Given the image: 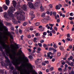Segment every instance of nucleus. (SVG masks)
Wrapping results in <instances>:
<instances>
[{"label": "nucleus", "mask_w": 74, "mask_h": 74, "mask_svg": "<svg viewBox=\"0 0 74 74\" xmlns=\"http://www.w3.org/2000/svg\"><path fill=\"white\" fill-rule=\"evenodd\" d=\"M11 47L13 48V49L12 51V52L13 53V54L11 53L9 54V57L10 59H11L13 61L12 62V63L14 64V65H16H16V64H20L22 62V59H23L24 61H23V63L24 64L25 63H28L29 62V59L27 57L25 58V57H23L20 56L19 57V59H17L16 60V61H18V62H17L16 61L14 60V56H15L16 55V52L15 51H16V49H18L19 48V47L18 46V45H16V46H15L14 45H11Z\"/></svg>", "instance_id": "f257e3e1"}, {"label": "nucleus", "mask_w": 74, "mask_h": 74, "mask_svg": "<svg viewBox=\"0 0 74 74\" xmlns=\"http://www.w3.org/2000/svg\"><path fill=\"white\" fill-rule=\"evenodd\" d=\"M3 34L2 32H0V43L2 47L5 49L7 53L9 54L10 52V47L9 46L5 44L4 41L2 40V36L1 35Z\"/></svg>", "instance_id": "f03ea898"}, {"label": "nucleus", "mask_w": 74, "mask_h": 74, "mask_svg": "<svg viewBox=\"0 0 74 74\" xmlns=\"http://www.w3.org/2000/svg\"><path fill=\"white\" fill-rule=\"evenodd\" d=\"M23 14H25V12L23 11H17L15 13V16H17V18L20 21H25V17Z\"/></svg>", "instance_id": "7ed1b4c3"}, {"label": "nucleus", "mask_w": 74, "mask_h": 74, "mask_svg": "<svg viewBox=\"0 0 74 74\" xmlns=\"http://www.w3.org/2000/svg\"><path fill=\"white\" fill-rule=\"evenodd\" d=\"M9 10L8 11V13L9 15V16L10 17H11L13 23L15 24L16 23V21L15 19L14 14H12V13L14 12V11H15V9L13 7H9Z\"/></svg>", "instance_id": "20e7f679"}, {"label": "nucleus", "mask_w": 74, "mask_h": 74, "mask_svg": "<svg viewBox=\"0 0 74 74\" xmlns=\"http://www.w3.org/2000/svg\"><path fill=\"white\" fill-rule=\"evenodd\" d=\"M2 28L3 29H4L5 31H6L4 32V33H5L6 35V36H9L11 39H13L14 37H13V36H12L11 34V32H7L8 31V29H7V27H5V26H3L2 27Z\"/></svg>", "instance_id": "39448f33"}, {"label": "nucleus", "mask_w": 74, "mask_h": 74, "mask_svg": "<svg viewBox=\"0 0 74 74\" xmlns=\"http://www.w3.org/2000/svg\"><path fill=\"white\" fill-rule=\"evenodd\" d=\"M27 5H28L29 7L30 8H33V9H34V7L33 5V3L31 2H28Z\"/></svg>", "instance_id": "423d86ee"}, {"label": "nucleus", "mask_w": 74, "mask_h": 74, "mask_svg": "<svg viewBox=\"0 0 74 74\" xmlns=\"http://www.w3.org/2000/svg\"><path fill=\"white\" fill-rule=\"evenodd\" d=\"M3 15L4 18L6 19H9L10 18L9 17V16H8V14H7V12L4 13Z\"/></svg>", "instance_id": "0eeeda50"}, {"label": "nucleus", "mask_w": 74, "mask_h": 74, "mask_svg": "<svg viewBox=\"0 0 74 74\" xmlns=\"http://www.w3.org/2000/svg\"><path fill=\"white\" fill-rule=\"evenodd\" d=\"M5 3L7 5H9V4H10V0H5Z\"/></svg>", "instance_id": "6e6552de"}, {"label": "nucleus", "mask_w": 74, "mask_h": 74, "mask_svg": "<svg viewBox=\"0 0 74 74\" xmlns=\"http://www.w3.org/2000/svg\"><path fill=\"white\" fill-rule=\"evenodd\" d=\"M12 3L13 4V5L14 7V8H16V3L15 1H12Z\"/></svg>", "instance_id": "1a4fd4ad"}, {"label": "nucleus", "mask_w": 74, "mask_h": 74, "mask_svg": "<svg viewBox=\"0 0 74 74\" xmlns=\"http://www.w3.org/2000/svg\"><path fill=\"white\" fill-rule=\"evenodd\" d=\"M23 10L24 11H27V8L26 7V6L25 5H23Z\"/></svg>", "instance_id": "9d476101"}, {"label": "nucleus", "mask_w": 74, "mask_h": 74, "mask_svg": "<svg viewBox=\"0 0 74 74\" xmlns=\"http://www.w3.org/2000/svg\"><path fill=\"white\" fill-rule=\"evenodd\" d=\"M3 8L4 10H8V7L7 6L5 5H3Z\"/></svg>", "instance_id": "9b49d317"}, {"label": "nucleus", "mask_w": 74, "mask_h": 74, "mask_svg": "<svg viewBox=\"0 0 74 74\" xmlns=\"http://www.w3.org/2000/svg\"><path fill=\"white\" fill-rule=\"evenodd\" d=\"M9 67L10 69H11V70H13L14 69V67L13 66H12L11 64H9Z\"/></svg>", "instance_id": "f8f14e48"}, {"label": "nucleus", "mask_w": 74, "mask_h": 74, "mask_svg": "<svg viewBox=\"0 0 74 74\" xmlns=\"http://www.w3.org/2000/svg\"><path fill=\"white\" fill-rule=\"evenodd\" d=\"M40 11L41 12H42L44 11V8H42V6H41L40 7Z\"/></svg>", "instance_id": "ddd939ff"}, {"label": "nucleus", "mask_w": 74, "mask_h": 74, "mask_svg": "<svg viewBox=\"0 0 74 74\" xmlns=\"http://www.w3.org/2000/svg\"><path fill=\"white\" fill-rule=\"evenodd\" d=\"M28 22L27 21H25L24 22V23L23 24V26H26L27 25Z\"/></svg>", "instance_id": "4468645a"}, {"label": "nucleus", "mask_w": 74, "mask_h": 74, "mask_svg": "<svg viewBox=\"0 0 74 74\" xmlns=\"http://www.w3.org/2000/svg\"><path fill=\"white\" fill-rule=\"evenodd\" d=\"M56 10H60V7H59L58 5H57L56 6Z\"/></svg>", "instance_id": "2eb2a0df"}, {"label": "nucleus", "mask_w": 74, "mask_h": 74, "mask_svg": "<svg viewBox=\"0 0 74 74\" xmlns=\"http://www.w3.org/2000/svg\"><path fill=\"white\" fill-rule=\"evenodd\" d=\"M46 21H47V20L45 18L43 19H42V23H44V22H45Z\"/></svg>", "instance_id": "dca6fc26"}, {"label": "nucleus", "mask_w": 74, "mask_h": 74, "mask_svg": "<svg viewBox=\"0 0 74 74\" xmlns=\"http://www.w3.org/2000/svg\"><path fill=\"white\" fill-rule=\"evenodd\" d=\"M52 53L51 52H49L47 53V57H50V55H52Z\"/></svg>", "instance_id": "f3484780"}, {"label": "nucleus", "mask_w": 74, "mask_h": 74, "mask_svg": "<svg viewBox=\"0 0 74 74\" xmlns=\"http://www.w3.org/2000/svg\"><path fill=\"white\" fill-rule=\"evenodd\" d=\"M50 32H51L53 34H56V32H55V31L54 29H52V31H51Z\"/></svg>", "instance_id": "a211bd4d"}, {"label": "nucleus", "mask_w": 74, "mask_h": 74, "mask_svg": "<svg viewBox=\"0 0 74 74\" xmlns=\"http://www.w3.org/2000/svg\"><path fill=\"white\" fill-rule=\"evenodd\" d=\"M40 60V59L39 58L37 59V60H36V61H35V63H36L37 62H38V63H39V62Z\"/></svg>", "instance_id": "6ab92c4d"}, {"label": "nucleus", "mask_w": 74, "mask_h": 74, "mask_svg": "<svg viewBox=\"0 0 74 74\" xmlns=\"http://www.w3.org/2000/svg\"><path fill=\"white\" fill-rule=\"evenodd\" d=\"M45 18L46 20H49L50 19V17L49 16H46Z\"/></svg>", "instance_id": "aec40b11"}, {"label": "nucleus", "mask_w": 74, "mask_h": 74, "mask_svg": "<svg viewBox=\"0 0 74 74\" xmlns=\"http://www.w3.org/2000/svg\"><path fill=\"white\" fill-rule=\"evenodd\" d=\"M34 17H35V15L32 14L31 17L32 20H31V21H32L33 20V18H34Z\"/></svg>", "instance_id": "412c9836"}, {"label": "nucleus", "mask_w": 74, "mask_h": 74, "mask_svg": "<svg viewBox=\"0 0 74 74\" xmlns=\"http://www.w3.org/2000/svg\"><path fill=\"white\" fill-rule=\"evenodd\" d=\"M49 49L50 51H53L54 50V48L53 47H50L49 48Z\"/></svg>", "instance_id": "4be33fe9"}, {"label": "nucleus", "mask_w": 74, "mask_h": 74, "mask_svg": "<svg viewBox=\"0 0 74 74\" xmlns=\"http://www.w3.org/2000/svg\"><path fill=\"white\" fill-rule=\"evenodd\" d=\"M72 59H73V56H71L69 58H68V60L69 61V60H72Z\"/></svg>", "instance_id": "5701e85b"}, {"label": "nucleus", "mask_w": 74, "mask_h": 74, "mask_svg": "<svg viewBox=\"0 0 74 74\" xmlns=\"http://www.w3.org/2000/svg\"><path fill=\"white\" fill-rule=\"evenodd\" d=\"M1 66H4V65H5V63H4V62L2 61L1 62Z\"/></svg>", "instance_id": "b1692460"}, {"label": "nucleus", "mask_w": 74, "mask_h": 74, "mask_svg": "<svg viewBox=\"0 0 74 74\" xmlns=\"http://www.w3.org/2000/svg\"><path fill=\"white\" fill-rule=\"evenodd\" d=\"M29 30H31V31H32V30H33V26L30 27Z\"/></svg>", "instance_id": "393cba45"}, {"label": "nucleus", "mask_w": 74, "mask_h": 74, "mask_svg": "<svg viewBox=\"0 0 74 74\" xmlns=\"http://www.w3.org/2000/svg\"><path fill=\"white\" fill-rule=\"evenodd\" d=\"M36 40H37V38L35 37L33 41L34 42H37L36 41Z\"/></svg>", "instance_id": "a878e982"}, {"label": "nucleus", "mask_w": 74, "mask_h": 74, "mask_svg": "<svg viewBox=\"0 0 74 74\" xmlns=\"http://www.w3.org/2000/svg\"><path fill=\"white\" fill-rule=\"evenodd\" d=\"M39 4V3L37 2L35 4V6H36V7H37V6H38Z\"/></svg>", "instance_id": "bb28decb"}, {"label": "nucleus", "mask_w": 74, "mask_h": 74, "mask_svg": "<svg viewBox=\"0 0 74 74\" xmlns=\"http://www.w3.org/2000/svg\"><path fill=\"white\" fill-rule=\"evenodd\" d=\"M28 43L29 45H32V43H33V42L32 41H29Z\"/></svg>", "instance_id": "cd10ccee"}, {"label": "nucleus", "mask_w": 74, "mask_h": 74, "mask_svg": "<svg viewBox=\"0 0 74 74\" xmlns=\"http://www.w3.org/2000/svg\"><path fill=\"white\" fill-rule=\"evenodd\" d=\"M48 36H52V33L51 32V31H50V34H48Z\"/></svg>", "instance_id": "c85d7f7f"}, {"label": "nucleus", "mask_w": 74, "mask_h": 74, "mask_svg": "<svg viewBox=\"0 0 74 74\" xmlns=\"http://www.w3.org/2000/svg\"><path fill=\"white\" fill-rule=\"evenodd\" d=\"M38 45L40 47H42V44L41 43H38Z\"/></svg>", "instance_id": "c756f323"}, {"label": "nucleus", "mask_w": 74, "mask_h": 74, "mask_svg": "<svg viewBox=\"0 0 74 74\" xmlns=\"http://www.w3.org/2000/svg\"><path fill=\"white\" fill-rule=\"evenodd\" d=\"M40 24V23L37 22L35 23V25L36 26H39Z\"/></svg>", "instance_id": "7c9ffc66"}, {"label": "nucleus", "mask_w": 74, "mask_h": 74, "mask_svg": "<svg viewBox=\"0 0 74 74\" xmlns=\"http://www.w3.org/2000/svg\"><path fill=\"white\" fill-rule=\"evenodd\" d=\"M53 47L55 48H58V46L56 45V44H55L53 45Z\"/></svg>", "instance_id": "2f4dec72"}, {"label": "nucleus", "mask_w": 74, "mask_h": 74, "mask_svg": "<svg viewBox=\"0 0 74 74\" xmlns=\"http://www.w3.org/2000/svg\"><path fill=\"white\" fill-rule=\"evenodd\" d=\"M57 55L58 56H60V52H58L57 53Z\"/></svg>", "instance_id": "473e14b6"}, {"label": "nucleus", "mask_w": 74, "mask_h": 74, "mask_svg": "<svg viewBox=\"0 0 74 74\" xmlns=\"http://www.w3.org/2000/svg\"><path fill=\"white\" fill-rule=\"evenodd\" d=\"M12 73L13 74H18V73L17 71H13Z\"/></svg>", "instance_id": "72a5a7b5"}, {"label": "nucleus", "mask_w": 74, "mask_h": 74, "mask_svg": "<svg viewBox=\"0 0 74 74\" xmlns=\"http://www.w3.org/2000/svg\"><path fill=\"white\" fill-rule=\"evenodd\" d=\"M27 37L29 38H31V35H27Z\"/></svg>", "instance_id": "f704fd0d"}, {"label": "nucleus", "mask_w": 74, "mask_h": 74, "mask_svg": "<svg viewBox=\"0 0 74 74\" xmlns=\"http://www.w3.org/2000/svg\"><path fill=\"white\" fill-rule=\"evenodd\" d=\"M43 47L44 48H46L47 47V45L46 44H44L43 45Z\"/></svg>", "instance_id": "c9c22d12"}, {"label": "nucleus", "mask_w": 74, "mask_h": 74, "mask_svg": "<svg viewBox=\"0 0 74 74\" xmlns=\"http://www.w3.org/2000/svg\"><path fill=\"white\" fill-rule=\"evenodd\" d=\"M3 38H5V39H6V40H7V39H8V38L7 37L5 36H3Z\"/></svg>", "instance_id": "e433bc0d"}, {"label": "nucleus", "mask_w": 74, "mask_h": 74, "mask_svg": "<svg viewBox=\"0 0 74 74\" xmlns=\"http://www.w3.org/2000/svg\"><path fill=\"white\" fill-rule=\"evenodd\" d=\"M45 13H43L42 14V15H41V16L42 17H44V16H45Z\"/></svg>", "instance_id": "4c0bfd02"}, {"label": "nucleus", "mask_w": 74, "mask_h": 74, "mask_svg": "<svg viewBox=\"0 0 74 74\" xmlns=\"http://www.w3.org/2000/svg\"><path fill=\"white\" fill-rule=\"evenodd\" d=\"M29 58L32 60V59H33V56H29Z\"/></svg>", "instance_id": "58836bf2"}, {"label": "nucleus", "mask_w": 74, "mask_h": 74, "mask_svg": "<svg viewBox=\"0 0 74 74\" xmlns=\"http://www.w3.org/2000/svg\"><path fill=\"white\" fill-rule=\"evenodd\" d=\"M36 36H40V34H38V33H36L35 34Z\"/></svg>", "instance_id": "ea45409f"}, {"label": "nucleus", "mask_w": 74, "mask_h": 74, "mask_svg": "<svg viewBox=\"0 0 74 74\" xmlns=\"http://www.w3.org/2000/svg\"><path fill=\"white\" fill-rule=\"evenodd\" d=\"M60 50H62L63 49V47L62 46H60Z\"/></svg>", "instance_id": "a19ab883"}, {"label": "nucleus", "mask_w": 74, "mask_h": 74, "mask_svg": "<svg viewBox=\"0 0 74 74\" xmlns=\"http://www.w3.org/2000/svg\"><path fill=\"white\" fill-rule=\"evenodd\" d=\"M53 14L54 15V16H56V13L55 12H53Z\"/></svg>", "instance_id": "79ce46f5"}, {"label": "nucleus", "mask_w": 74, "mask_h": 74, "mask_svg": "<svg viewBox=\"0 0 74 74\" xmlns=\"http://www.w3.org/2000/svg\"><path fill=\"white\" fill-rule=\"evenodd\" d=\"M10 29L12 30V31H14V27H11V28H10Z\"/></svg>", "instance_id": "37998d69"}, {"label": "nucleus", "mask_w": 74, "mask_h": 74, "mask_svg": "<svg viewBox=\"0 0 74 74\" xmlns=\"http://www.w3.org/2000/svg\"><path fill=\"white\" fill-rule=\"evenodd\" d=\"M54 30H56V31H58V28L57 27H55L54 28Z\"/></svg>", "instance_id": "c03bdc74"}, {"label": "nucleus", "mask_w": 74, "mask_h": 74, "mask_svg": "<svg viewBox=\"0 0 74 74\" xmlns=\"http://www.w3.org/2000/svg\"><path fill=\"white\" fill-rule=\"evenodd\" d=\"M70 16H73L74 15L73 14V13H71L70 14Z\"/></svg>", "instance_id": "a18cd8bd"}, {"label": "nucleus", "mask_w": 74, "mask_h": 74, "mask_svg": "<svg viewBox=\"0 0 74 74\" xmlns=\"http://www.w3.org/2000/svg\"><path fill=\"white\" fill-rule=\"evenodd\" d=\"M19 32L20 34H21L22 33V30H21V29H20L19 30Z\"/></svg>", "instance_id": "49530a36"}, {"label": "nucleus", "mask_w": 74, "mask_h": 74, "mask_svg": "<svg viewBox=\"0 0 74 74\" xmlns=\"http://www.w3.org/2000/svg\"><path fill=\"white\" fill-rule=\"evenodd\" d=\"M3 11V8L2 7H0V12H1Z\"/></svg>", "instance_id": "de8ad7c7"}, {"label": "nucleus", "mask_w": 74, "mask_h": 74, "mask_svg": "<svg viewBox=\"0 0 74 74\" xmlns=\"http://www.w3.org/2000/svg\"><path fill=\"white\" fill-rule=\"evenodd\" d=\"M44 29L43 28H42L40 29V32H42L44 31Z\"/></svg>", "instance_id": "09e8293b"}, {"label": "nucleus", "mask_w": 74, "mask_h": 74, "mask_svg": "<svg viewBox=\"0 0 74 74\" xmlns=\"http://www.w3.org/2000/svg\"><path fill=\"white\" fill-rule=\"evenodd\" d=\"M44 40H41L40 41V43H42L43 42H44Z\"/></svg>", "instance_id": "8fccbe9b"}, {"label": "nucleus", "mask_w": 74, "mask_h": 74, "mask_svg": "<svg viewBox=\"0 0 74 74\" xmlns=\"http://www.w3.org/2000/svg\"><path fill=\"white\" fill-rule=\"evenodd\" d=\"M67 37L70 38V35L69 34H67Z\"/></svg>", "instance_id": "3c124183"}, {"label": "nucleus", "mask_w": 74, "mask_h": 74, "mask_svg": "<svg viewBox=\"0 0 74 74\" xmlns=\"http://www.w3.org/2000/svg\"><path fill=\"white\" fill-rule=\"evenodd\" d=\"M3 47L1 46H0V50L1 52L3 51V49H2Z\"/></svg>", "instance_id": "603ef678"}, {"label": "nucleus", "mask_w": 74, "mask_h": 74, "mask_svg": "<svg viewBox=\"0 0 74 74\" xmlns=\"http://www.w3.org/2000/svg\"><path fill=\"white\" fill-rule=\"evenodd\" d=\"M53 70V68L51 67L49 69V70H50V71H51L52 70Z\"/></svg>", "instance_id": "864d4df0"}, {"label": "nucleus", "mask_w": 74, "mask_h": 74, "mask_svg": "<svg viewBox=\"0 0 74 74\" xmlns=\"http://www.w3.org/2000/svg\"><path fill=\"white\" fill-rule=\"evenodd\" d=\"M38 51H41V49L40 47H39L38 48Z\"/></svg>", "instance_id": "5fc2aeb1"}, {"label": "nucleus", "mask_w": 74, "mask_h": 74, "mask_svg": "<svg viewBox=\"0 0 74 74\" xmlns=\"http://www.w3.org/2000/svg\"><path fill=\"white\" fill-rule=\"evenodd\" d=\"M60 21V19H57V22L58 23H59Z\"/></svg>", "instance_id": "6e6d98bb"}, {"label": "nucleus", "mask_w": 74, "mask_h": 74, "mask_svg": "<svg viewBox=\"0 0 74 74\" xmlns=\"http://www.w3.org/2000/svg\"><path fill=\"white\" fill-rule=\"evenodd\" d=\"M69 19L71 21H72L73 19V18L71 17H70V18H69Z\"/></svg>", "instance_id": "4d7b16f0"}, {"label": "nucleus", "mask_w": 74, "mask_h": 74, "mask_svg": "<svg viewBox=\"0 0 74 74\" xmlns=\"http://www.w3.org/2000/svg\"><path fill=\"white\" fill-rule=\"evenodd\" d=\"M0 26H3V23L2 22L0 23Z\"/></svg>", "instance_id": "13d9d810"}, {"label": "nucleus", "mask_w": 74, "mask_h": 74, "mask_svg": "<svg viewBox=\"0 0 74 74\" xmlns=\"http://www.w3.org/2000/svg\"><path fill=\"white\" fill-rule=\"evenodd\" d=\"M53 25H54V24H49V25L50 26H51V27H53Z\"/></svg>", "instance_id": "bf43d9fd"}, {"label": "nucleus", "mask_w": 74, "mask_h": 74, "mask_svg": "<svg viewBox=\"0 0 74 74\" xmlns=\"http://www.w3.org/2000/svg\"><path fill=\"white\" fill-rule=\"evenodd\" d=\"M30 14L31 15H33V11H31Z\"/></svg>", "instance_id": "052dcab7"}, {"label": "nucleus", "mask_w": 74, "mask_h": 74, "mask_svg": "<svg viewBox=\"0 0 74 74\" xmlns=\"http://www.w3.org/2000/svg\"><path fill=\"white\" fill-rule=\"evenodd\" d=\"M47 32H44L43 33V34L44 36H46V35H47Z\"/></svg>", "instance_id": "680f3d73"}, {"label": "nucleus", "mask_w": 74, "mask_h": 74, "mask_svg": "<svg viewBox=\"0 0 74 74\" xmlns=\"http://www.w3.org/2000/svg\"><path fill=\"white\" fill-rule=\"evenodd\" d=\"M44 62L47 64H48V63H49V61H45Z\"/></svg>", "instance_id": "e2e57ef3"}, {"label": "nucleus", "mask_w": 74, "mask_h": 74, "mask_svg": "<svg viewBox=\"0 0 74 74\" xmlns=\"http://www.w3.org/2000/svg\"><path fill=\"white\" fill-rule=\"evenodd\" d=\"M69 65L71 66H73V62H71L70 64Z\"/></svg>", "instance_id": "0e129e2a"}, {"label": "nucleus", "mask_w": 74, "mask_h": 74, "mask_svg": "<svg viewBox=\"0 0 74 74\" xmlns=\"http://www.w3.org/2000/svg\"><path fill=\"white\" fill-rule=\"evenodd\" d=\"M42 66H45V62H42Z\"/></svg>", "instance_id": "69168bd1"}, {"label": "nucleus", "mask_w": 74, "mask_h": 74, "mask_svg": "<svg viewBox=\"0 0 74 74\" xmlns=\"http://www.w3.org/2000/svg\"><path fill=\"white\" fill-rule=\"evenodd\" d=\"M23 35H22L21 36V40H23Z\"/></svg>", "instance_id": "338daca9"}, {"label": "nucleus", "mask_w": 74, "mask_h": 74, "mask_svg": "<svg viewBox=\"0 0 74 74\" xmlns=\"http://www.w3.org/2000/svg\"><path fill=\"white\" fill-rule=\"evenodd\" d=\"M38 73L39 74H42V72L41 71H39L38 72Z\"/></svg>", "instance_id": "774afa93"}]
</instances>
